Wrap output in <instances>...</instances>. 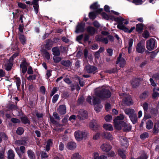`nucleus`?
<instances>
[{
	"label": "nucleus",
	"mask_w": 159,
	"mask_h": 159,
	"mask_svg": "<svg viewBox=\"0 0 159 159\" xmlns=\"http://www.w3.org/2000/svg\"><path fill=\"white\" fill-rule=\"evenodd\" d=\"M145 48L144 45L142 44L141 43L139 42L136 47V50L138 53H143L145 51Z\"/></svg>",
	"instance_id": "10"
},
{
	"label": "nucleus",
	"mask_w": 159,
	"mask_h": 159,
	"mask_svg": "<svg viewBox=\"0 0 159 159\" xmlns=\"http://www.w3.org/2000/svg\"><path fill=\"white\" fill-rule=\"evenodd\" d=\"M58 111L60 115H64L66 112V107L64 105H62L59 106Z\"/></svg>",
	"instance_id": "19"
},
{
	"label": "nucleus",
	"mask_w": 159,
	"mask_h": 159,
	"mask_svg": "<svg viewBox=\"0 0 159 159\" xmlns=\"http://www.w3.org/2000/svg\"><path fill=\"white\" fill-rule=\"evenodd\" d=\"M133 2L135 3L136 5H139L142 4V0H133Z\"/></svg>",
	"instance_id": "57"
},
{
	"label": "nucleus",
	"mask_w": 159,
	"mask_h": 159,
	"mask_svg": "<svg viewBox=\"0 0 159 159\" xmlns=\"http://www.w3.org/2000/svg\"><path fill=\"white\" fill-rule=\"evenodd\" d=\"M58 98L59 95L58 94L55 95L52 98V102L53 103H55L58 100Z\"/></svg>",
	"instance_id": "61"
},
{
	"label": "nucleus",
	"mask_w": 159,
	"mask_h": 159,
	"mask_svg": "<svg viewBox=\"0 0 159 159\" xmlns=\"http://www.w3.org/2000/svg\"><path fill=\"white\" fill-rule=\"evenodd\" d=\"M156 40L153 38H151L146 42V48L149 51L154 49L156 47Z\"/></svg>",
	"instance_id": "4"
},
{
	"label": "nucleus",
	"mask_w": 159,
	"mask_h": 159,
	"mask_svg": "<svg viewBox=\"0 0 159 159\" xmlns=\"http://www.w3.org/2000/svg\"><path fill=\"white\" fill-rule=\"evenodd\" d=\"M153 91V93L152 94V97L154 98H155L156 97L159 96V93L157 92H155V88H154Z\"/></svg>",
	"instance_id": "56"
},
{
	"label": "nucleus",
	"mask_w": 159,
	"mask_h": 159,
	"mask_svg": "<svg viewBox=\"0 0 159 159\" xmlns=\"http://www.w3.org/2000/svg\"><path fill=\"white\" fill-rule=\"evenodd\" d=\"M118 154L123 159H126V156L125 154V151L123 150L122 149H120L118 150Z\"/></svg>",
	"instance_id": "22"
},
{
	"label": "nucleus",
	"mask_w": 159,
	"mask_h": 159,
	"mask_svg": "<svg viewBox=\"0 0 159 159\" xmlns=\"http://www.w3.org/2000/svg\"><path fill=\"white\" fill-rule=\"evenodd\" d=\"M124 118V116L122 114L117 116L114 120V126L115 128L118 130L120 129L122 127H124V131H129L131 129V126L122 120Z\"/></svg>",
	"instance_id": "2"
},
{
	"label": "nucleus",
	"mask_w": 159,
	"mask_h": 159,
	"mask_svg": "<svg viewBox=\"0 0 159 159\" xmlns=\"http://www.w3.org/2000/svg\"><path fill=\"white\" fill-rule=\"evenodd\" d=\"M15 81L16 82L17 88L19 89L21 84L20 78L19 77L16 78L15 79Z\"/></svg>",
	"instance_id": "42"
},
{
	"label": "nucleus",
	"mask_w": 159,
	"mask_h": 159,
	"mask_svg": "<svg viewBox=\"0 0 159 159\" xmlns=\"http://www.w3.org/2000/svg\"><path fill=\"white\" fill-rule=\"evenodd\" d=\"M148 157L147 155L143 154L137 158V159H147Z\"/></svg>",
	"instance_id": "64"
},
{
	"label": "nucleus",
	"mask_w": 159,
	"mask_h": 159,
	"mask_svg": "<svg viewBox=\"0 0 159 159\" xmlns=\"http://www.w3.org/2000/svg\"><path fill=\"white\" fill-rule=\"evenodd\" d=\"M52 140L51 139H49L47 142V145L46 147V150L48 151L50 149V147L52 144Z\"/></svg>",
	"instance_id": "34"
},
{
	"label": "nucleus",
	"mask_w": 159,
	"mask_h": 159,
	"mask_svg": "<svg viewBox=\"0 0 159 159\" xmlns=\"http://www.w3.org/2000/svg\"><path fill=\"white\" fill-rule=\"evenodd\" d=\"M143 109L145 114L146 113H148V104L147 103H144L143 105Z\"/></svg>",
	"instance_id": "36"
},
{
	"label": "nucleus",
	"mask_w": 159,
	"mask_h": 159,
	"mask_svg": "<svg viewBox=\"0 0 159 159\" xmlns=\"http://www.w3.org/2000/svg\"><path fill=\"white\" fill-rule=\"evenodd\" d=\"M124 20V19L121 16H119L115 18V20L118 23L117 25V28L120 30H122L125 32H131L134 29V27L132 28L130 30H129L123 24V21Z\"/></svg>",
	"instance_id": "3"
},
{
	"label": "nucleus",
	"mask_w": 159,
	"mask_h": 159,
	"mask_svg": "<svg viewBox=\"0 0 159 159\" xmlns=\"http://www.w3.org/2000/svg\"><path fill=\"white\" fill-rule=\"evenodd\" d=\"M52 51L54 56H59L60 54L59 49L57 48H53L52 49Z\"/></svg>",
	"instance_id": "30"
},
{
	"label": "nucleus",
	"mask_w": 159,
	"mask_h": 159,
	"mask_svg": "<svg viewBox=\"0 0 159 159\" xmlns=\"http://www.w3.org/2000/svg\"><path fill=\"white\" fill-rule=\"evenodd\" d=\"M124 97L125 98L123 99V102L124 103L127 105H130L132 103V102L131 98L129 95H125L124 94Z\"/></svg>",
	"instance_id": "13"
},
{
	"label": "nucleus",
	"mask_w": 159,
	"mask_h": 159,
	"mask_svg": "<svg viewBox=\"0 0 159 159\" xmlns=\"http://www.w3.org/2000/svg\"><path fill=\"white\" fill-rule=\"evenodd\" d=\"M143 29V25L142 24L137 25L136 26V30L139 33H140Z\"/></svg>",
	"instance_id": "38"
},
{
	"label": "nucleus",
	"mask_w": 159,
	"mask_h": 159,
	"mask_svg": "<svg viewBox=\"0 0 159 159\" xmlns=\"http://www.w3.org/2000/svg\"><path fill=\"white\" fill-rule=\"evenodd\" d=\"M85 25V24L84 23H79L77 26L75 32L76 33H80L84 31Z\"/></svg>",
	"instance_id": "16"
},
{
	"label": "nucleus",
	"mask_w": 159,
	"mask_h": 159,
	"mask_svg": "<svg viewBox=\"0 0 159 159\" xmlns=\"http://www.w3.org/2000/svg\"><path fill=\"white\" fill-rule=\"evenodd\" d=\"M50 117L51 122L53 124H57V122L54 119L57 120H60V118L58 114L56 112L53 113L52 117L50 116Z\"/></svg>",
	"instance_id": "12"
},
{
	"label": "nucleus",
	"mask_w": 159,
	"mask_h": 159,
	"mask_svg": "<svg viewBox=\"0 0 159 159\" xmlns=\"http://www.w3.org/2000/svg\"><path fill=\"white\" fill-rule=\"evenodd\" d=\"M103 136L105 138L110 140H112L113 139V137L112 134L108 132L104 133Z\"/></svg>",
	"instance_id": "23"
},
{
	"label": "nucleus",
	"mask_w": 159,
	"mask_h": 159,
	"mask_svg": "<svg viewBox=\"0 0 159 159\" xmlns=\"http://www.w3.org/2000/svg\"><path fill=\"white\" fill-rule=\"evenodd\" d=\"M95 39L96 41L102 42L105 44H107L108 42L107 38H104L101 35H97L95 37Z\"/></svg>",
	"instance_id": "11"
},
{
	"label": "nucleus",
	"mask_w": 159,
	"mask_h": 159,
	"mask_svg": "<svg viewBox=\"0 0 159 159\" xmlns=\"http://www.w3.org/2000/svg\"><path fill=\"white\" fill-rule=\"evenodd\" d=\"M103 128L106 130L108 131H112L113 129L112 126L109 124H105L103 125Z\"/></svg>",
	"instance_id": "25"
},
{
	"label": "nucleus",
	"mask_w": 159,
	"mask_h": 159,
	"mask_svg": "<svg viewBox=\"0 0 159 159\" xmlns=\"http://www.w3.org/2000/svg\"><path fill=\"white\" fill-rule=\"evenodd\" d=\"M81 157L78 153H75L71 157L72 159H80Z\"/></svg>",
	"instance_id": "39"
},
{
	"label": "nucleus",
	"mask_w": 159,
	"mask_h": 159,
	"mask_svg": "<svg viewBox=\"0 0 159 159\" xmlns=\"http://www.w3.org/2000/svg\"><path fill=\"white\" fill-rule=\"evenodd\" d=\"M21 120L22 122L24 124H30V122L28 120L27 118L25 117H22L21 118Z\"/></svg>",
	"instance_id": "46"
},
{
	"label": "nucleus",
	"mask_w": 159,
	"mask_h": 159,
	"mask_svg": "<svg viewBox=\"0 0 159 159\" xmlns=\"http://www.w3.org/2000/svg\"><path fill=\"white\" fill-rule=\"evenodd\" d=\"M153 123L151 120H148L146 123V128L148 129H151L153 126Z\"/></svg>",
	"instance_id": "31"
},
{
	"label": "nucleus",
	"mask_w": 159,
	"mask_h": 159,
	"mask_svg": "<svg viewBox=\"0 0 159 159\" xmlns=\"http://www.w3.org/2000/svg\"><path fill=\"white\" fill-rule=\"evenodd\" d=\"M18 55V53H16L12 56L10 59L5 62L4 65V68L5 70H10L12 66V61L15 57Z\"/></svg>",
	"instance_id": "6"
},
{
	"label": "nucleus",
	"mask_w": 159,
	"mask_h": 159,
	"mask_svg": "<svg viewBox=\"0 0 159 159\" xmlns=\"http://www.w3.org/2000/svg\"><path fill=\"white\" fill-rule=\"evenodd\" d=\"M77 146L76 143L73 141L70 142V150L75 149Z\"/></svg>",
	"instance_id": "44"
},
{
	"label": "nucleus",
	"mask_w": 159,
	"mask_h": 159,
	"mask_svg": "<svg viewBox=\"0 0 159 159\" xmlns=\"http://www.w3.org/2000/svg\"><path fill=\"white\" fill-rule=\"evenodd\" d=\"M15 154L13 151L11 149L8 151V157L9 159H14Z\"/></svg>",
	"instance_id": "32"
},
{
	"label": "nucleus",
	"mask_w": 159,
	"mask_h": 159,
	"mask_svg": "<svg viewBox=\"0 0 159 159\" xmlns=\"http://www.w3.org/2000/svg\"><path fill=\"white\" fill-rule=\"evenodd\" d=\"M24 132V129L23 128L21 127L18 128L17 130L16 133L19 135H21Z\"/></svg>",
	"instance_id": "50"
},
{
	"label": "nucleus",
	"mask_w": 159,
	"mask_h": 159,
	"mask_svg": "<svg viewBox=\"0 0 159 159\" xmlns=\"http://www.w3.org/2000/svg\"><path fill=\"white\" fill-rule=\"evenodd\" d=\"M122 53L120 54L119 57L117 58L116 63L119 65L120 67L122 68L125 66L126 62L125 59L122 57Z\"/></svg>",
	"instance_id": "7"
},
{
	"label": "nucleus",
	"mask_w": 159,
	"mask_h": 159,
	"mask_svg": "<svg viewBox=\"0 0 159 159\" xmlns=\"http://www.w3.org/2000/svg\"><path fill=\"white\" fill-rule=\"evenodd\" d=\"M20 68L22 70H31L32 67L25 61H23L20 65Z\"/></svg>",
	"instance_id": "15"
},
{
	"label": "nucleus",
	"mask_w": 159,
	"mask_h": 159,
	"mask_svg": "<svg viewBox=\"0 0 159 159\" xmlns=\"http://www.w3.org/2000/svg\"><path fill=\"white\" fill-rule=\"evenodd\" d=\"M148 96V92L146 91L142 93L140 96V98L142 99H144L147 98Z\"/></svg>",
	"instance_id": "41"
},
{
	"label": "nucleus",
	"mask_w": 159,
	"mask_h": 159,
	"mask_svg": "<svg viewBox=\"0 0 159 159\" xmlns=\"http://www.w3.org/2000/svg\"><path fill=\"white\" fill-rule=\"evenodd\" d=\"M100 147L102 151L106 152H108L112 148L111 146L107 143H103L101 145Z\"/></svg>",
	"instance_id": "8"
},
{
	"label": "nucleus",
	"mask_w": 159,
	"mask_h": 159,
	"mask_svg": "<svg viewBox=\"0 0 159 159\" xmlns=\"http://www.w3.org/2000/svg\"><path fill=\"white\" fill-rule=\"evenodd\" d=\"M143 37L145 38H148L149 37V32L147 30L145 31L143 34Z\"/></svg>",
	"instance_id": "53"
},
{
	"label": "nucleus",
	"mask_w": 159,
	"mask_h": 159,
	"mask_svg": "<svg viewBox=\"0 0 159 159\" xmlns=\"http://www.w3.org/2000/svg\"><path fill=\"white\" fill-rule=\"evenodd\" d=\"M87 30L88 33L91 35H93L95 32L94 28L91 26L88 27L87 29Z\"/></svg>",
	"instance_id": "27"
},
{
	"label": "nucleus",
	"mask_w": 159,
	"mask_h": 159,
	"mask_svg": "<svg viewBox=\"0 0 159 159\" xmlns=\"http://www.w3.org/2000/svg\"><path fill=\"white\" fill-rule=\"evenodd\" d=\"M48 156V155L46 152H41V157L42 158H47Z\"/></svg>",
	"instance_id": "60"
},
{
	"label": "nucleus",
	"mask_w": 159,
	"mask_h": 159,
	"mask_svg": "<svg viewBox=\"0 0 159 159\" xmlns=\"http://www.w3.org/2000/svg\"><path fill=\"white\" fill-rule=\"evenodd\" d=\"M153 132L154 133H157L159 131V121L156 122L154 125Z\"/></svg>",
	"instance_id": "29"
},
{
	"label": "nucleus",
	"mask_w": 159,
	"mask_h": 159,
	"mask_svg": "<svg viewBox=\"0 0 159 159\" xmlns=\"http://www.w3.org/2000/svg\"><path fill=\"white\" fill-rule=\"evenodd\" d=\"M140 80L139 79L134 78L131 81L130 83L133 87L135 88L139 86Z\"/></svg>",
	"instance_id": "18"
},
{
	"label": "nucleus",
	"mask_w": 159,
	"mask_h": 159,
	"mask_svg": "<svg viewBox=\"0 0 159 159\" xmlns=\"http://www.w3.org/2000/svg\"><path fill=\"white\" fill-rule=\"evenodd\" d=\"M111 95L110 91L106 87L103 86L96 89L95 90V96H89L86 99V101L91 105L98 104L100 101L97 97L101 98H108L110 97Z\"/></svg>",
	"instance_id": "1"
},
{
	"label": "nucleus",
	"mask_w": 159,
	"mask_h": 159,
	"mask_svg": "<svg viewBox=\"0 0 159 159\" xmlns=\"http://www.w3.org/2000/svg\"><path fill=\"white\" fill-rule=\"evenodd\" d=\"M120 140L122 148H126L128 147V142L126 138L124 137H121L120 138Z\"/></svg>",
	"instance_id": "14"
},
{
	"label": "nucleus",
	"mask_w": 159,
	"mask_h": 159,
	"mask_svg": "<svg viewBox=\"0 0 159 159\" xmlns=\"http://www.w3.org/2000/svg\"><path fill=\"white\" fill-rule=\"evenodd\" d=\"M129 117L133 124H134L137 122V117L135 113H134Z\"/></svg>",
	"instance_id": "28"
},
{
	"label": "nucleus",
	"mask_w": 159,
	"mask_h": 159,
	"mask_svg": "<svg viewBox=\"0 0 159 159\" xmlns=\"http://www.w3.org/2000/svg\"><path fill=\"white\" fill-rule=\"evenodd\" d=\"M71 90L73 91L74 89H76L77 91H79L80 90V88L78 85V84L75 85H74L73 86H71Z\"/></svg>",
	"instance_id": "58"
},
{
	"label": "nucleus",
	"mask_w": 159,
	"mask_h": 159,
	"mask_svg": "<svg viewBox=\"0 0 159 159\" xmlns=\"http://www.w3.org/2000/svg\"><path fill=\"white\" fill-rule=\"evenodd\" d=\"M102 16L104 19H106L107 20H108L110 19H112L113 18L112 16H108L105 13H102Z\"/></svg>",
	"instance_id": "40"
},
{
	"label": "nucleus",
	"mask_w": 159,
	"mask_h": 159,
	"mask_svg": "<svg viewBox=\"0 0 159 159\" xmlns=\"http://www.w3.org/2000/svg\"><path fill=\"white\" fill-rule=\"evenodd\" d=\"M75 78H76L77 81L79 82L80 86L83 87L84 86V83L82 79L79 78L78 76L77 75L75 76Z\"/></svg>",
	"instance_id": "43"
},
{
	"label": "nucleus",
	"mask_w": 159,
	"mask_h": 159,
	"mask_svg": "<svg viewBox=\"0 0 159 159\" xmlns=\"http://www.w3.org/2000/svg\"><path fill=\"white\" fill-rule=\"evenodd\" d=\"M56 56H54L53 57V59L54 61L56 63H57L60 61L61 59V58L60 57H58Z\"/></svg>",
	"instance_id": "47"
},
{
	"label": "nucleus",
	"mask_w": 159,
	"mask_h": 159,
	"mask_svg": "<svg viewBox=\"0 0 159 159\" xmlns=\"http://www.w3.org/2000/svg\"><path fill=\"white\" fill-rule=\"evenodd\" d=\"M102 107V105H100L96 107L94 109L97 112H99Z\"/></svg>",
	"instance_id": "62"
},
{
	"label": "nucleus",
	"mask_w": 159,
	"mask_h": 159,
	"mask_svg": "<svg viewBox=\"0 0 159 159\" xmlns=\"http://www.w3.org/2000/svg\"><path fill=\"white\" fill-rule=\"evenodd\" d=\"M148 136V133H144L140 135V137L141 139H145L147 138Z\"/></svg>",
	"instance_id": "52"
},
{
	"label": "nucleus",
	"mask_w": 159,
	"mask_h": 159,
	"mask_svg": "<svg viewBox=\"0 0 159 159\" xmlns=\"http://www.w3.org/2000/svg\"><path fill=\"white\" fill-rule=\"evenodd\" d=\"M89 15L90 18L92 19H95L96 18V16L95 13L93 12H90L89 13Z\"/></svg>",
	"instance_id": "49"
},
{
	"label": "nucleus",
	"mask_w": 159,
	"mask_h": 159,
	"mask_svg": "<svg viewBox=\"0 0 159 159\" xmlns=\"http://www.w3.org/2000/svg\"><path fill=\"white\" fill-rule=\"evenodd\" d=\"M87 116V112L83 109H81L79 111L78 116L80 119H84L86 118Z\"/></svg>",
	"instance_id": "17"
},
{
	"label": "nucleus",
	"mask_w": 159,
	"mask_h": 159,
	"mask_svg": "<svg viewBox=\"0 0 159 159\" xmlns=\"http://www.w3.org/2000/svg\"><path fill=\"white\" fill-rule=\"evenodd\" d=\"M99 157V154L98 152H94L92 154V159H98Z\"/></svg>",
	"instance_id": "48"
},
{
	"label": "nucleus",
	"mask_w": 159,
	"mask_h": 159,
	"mask_svg": "<svg viewBox=\"0 0 159 159\" xmlns=\"http://www.w3.org/2000/svg\"><path fill=\"white\" fill-rule=\"evenodd\" d=\"M27 153L30 159H34L35 158L34 154L31 150H28Z\"/></svg>",
	"instance_id": "33"
},
{
	"label": "nucleus",
	"mask_w": 159,
	"mask_h": 159,
	"mask_svg": "<svg viewBox=\"0 0 159 159\" xmlns=\"http://www.w3.org/2000/svg\"><path fill=\"white\" fill-rule=\"evenodd\" d=\"M43 55L48 60L50 58V54L47 51H44L43 52Z\"/></svg>",
	"instance_id": "45"
},
{
	"label": "nucleus",
	"mask_w": 159,
	"mask_h": 159,
	"mask_svg": "<svg viewBox=\"0 0 159 159\" xmlns=\"http://www.w3.org/2000/svg\"><path fill=\"white\" fill-rule=\"evenodd\" d=\"M90 8L93 10L96 13H99L103 11L102 8H99V5L97 3H95L91 5Z\"/></svg>",
	"instance_id": "9"
},
{
	"label": "nucleus",
	"mask_w": 159,
	"mask_h": 159,
	"mask_svg": "<svg viewBox=\"0 0 159 159\" xmlns=\"http://www.w3.org/2000/svg\"><path fill=\"white\" fill-rule=\"evenodd\" d=\"M87 133L84 131L77 130L74 133V136L77 141H80L87 135Z\"/></svg>",
	"instance_id": "5"
},
{
	"label": "nucleus",
	"mask_w": 159,
	"mask_h": 159,
	"mask_svg": "<svg viewBox=\"0 0 159 159\" xmlns=\"http://www.w3.org/2000/svg\"><path fill=\"white\" fill-rule=\"evenodd\" d=\"M58 89V88L57 87H55L53 88L50 94V96L51 97L52 96L57 92Z\"/></svg>",
	"instance_id": "54"
},
{
	"label": "nucleus",
	"mask_w": 159,
	"mask_h": 159,
	"mask_svg": "<svg viewBox=\"0 0 159 159\" xmlns=\"http://www.w3.org/2000/svg\"><path fill=\"white\" fill-rule=\"evenodd\" d=\"M33 7L36 14H37L39 11V5H33Z\"/></svg>",
	"instance_id": "59"
},
{
	"label": "nucleus",
	"mask_w": 159,
	"mask_h": 159,
	"mask_svg": "<svg viewBox=\"0 0 159 159\" xmlns=\"http://www.w3.org/2000/svg\"><path fill=\"white\" fill-rule=\"evenodd\" d=\"M89 127L93 130H96L99 127V125L97 123L96 120H92L89 125Z\"/></svg>",
	"instance_id": "20"
},
{
	"label": "nucleus",
	"mask_w": 159,
	"mask_h": 159,
	"mask_svg": "<svg viewBox=\"0 0 159 159\" xmlns=\"http://www.w3.org/2000/svg\"><path fill=\"white\" fill-rule=\"evenodd\" d=\"M112 119V117L110 115L106 116L105 117V119L106 121L109 122Z\"/></svg>",
	"instance_id": "55"
},
{
	"label": "nucleus",
	"mask_w": 159,
	"mask_h": 159,
	"mask_svg": "<svg viewBox=\"0 0 159 159\" xmlns=\"http://www.w3.org/2000/svg\"><path fill=\"white\" fill-rule=\"evenodd\" d=\"M100 134L99 133H97L93 136V139L94 140H97L100 137Z\"/></svg>",
	"instance_id": "63"
},
{
	"label": "nucleus",
	"mask_w": 159,
	"mask_h": 159,
	"mask_svg": "<svg viewBox=\"0 0 159 159\" xmlns=\"http://www.w3.org/2000/svg\"><path fill=\"white\" fill-rule=\"evenodd\" d=\"M157 108H154L152 107H149L148 113L150 114H154L157 112Z\"/></svg>",
	"instance_id": "37"
},
{
	"label": "nucleus",
	"mask_w": 159,
	"mask_h": 159,
	"mask_svg": "<svg viewBox=\"0 0 159 159\" xmlns=\"http://www.w3.org/2000/svg\"><path fill=\"white\" fill-rule=\"evenodd\" d=\"M15 143L18 145H25L26 143V139H24L20 140H16L15 141Z\"/></svg>",
	"instance_id": "24"
},
{
	"label": "nucleus",
	"mask_w": 159,
	"mask_h": 159,
	"mask_svg": "<svg viewBox=\"0 0 159 159\" xmlns=\"http://www.w3.org/2000/svg\"><path fill=\"white\" fill-rule=\"evenodd\" d=\"M97 68L93 66H91L89 65H87L85 67V70H96Z\"/></svg>",
	"instance_id": "51"
},
{
	"label": "nucleus",
	"mask_w": 159,
	"mask_h": 159,
	"mask_svg": "<svg viewBox=\"0 0 159 159\" xmlns=\"http://www.w3.org/2000/svg\"><path fill=\"white\" fill-rule=\"evenodd\" d=\"M134 40L132 39H130L128 41V53H130L131 52L132 49V46Z\"/></svg>",
	"instance_id": "26"
},
{
	"label": "nucleus",
	"mask_w": 159,
	"mask_h": 159,
	"mask_svg": "<svg viewBox=\"0 0 159 159\" xmlns=\"http://www.w3.org/2000/svg\"><path fill=\"white\" fill-rule=\"evenodd\" d=\"M19 38L20 41L23 44H24L25 43L26 39L23 35L20 34L19 35Z\"/></svg>",
	"instance_id": "35"
},
{
	"label": "nucleus",
	"mask_w": 159,
	"mask_h": 159,
	"mask_svg": "<svg viewBox=\"0 0 159 159\" xmlns=\"http://www.w3.org/2000/svg\"><path fill=\"white\" fill-rule=\"evenodd\" d=\"M124 111L125 113L128 115L129 117L135 113L134 110L132 108L125 109Z\"/></svg>",
	"instance_id": "21"
}]
</instances>
